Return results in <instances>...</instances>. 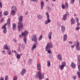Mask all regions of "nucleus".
<instances>
[{"instance_id": "f257e3e1", "label": "nucleus", "mask_w": 80, "mask_h": 80, "mask_svg": "<svg viewBox=\"0 0 80 80\" xmlns=\"http://www.w3.org/2000/svg\"><path fill=\"white\" fill-rule=\"evenodd\" d=\"M23 17L22 16H20L19 18V20L20 22H19L18 23V31L20 32L22 30V28L23 27V23L22 22L23 21Z\"/></svg>"}, {"instance_id": "f03ea898", "label": "nucleus", "mask_w": 80, "mask_h": 80, "mask_svg": "<svg viewBox=\"0 0 80 80\" xmlns=\"http://www.w3.org/2000/svg\"><path fill=\"white\" fill-rule=\"evenodd\" d=\"M53 47V44L51 42H48L47 43L45 47V50L48 52V53H51L52 51L50 50V48Z\"/></svg>"}, {"instance_id": "7ed1b4c3", "label": "nucleus", "mask_w": 80, "mask_h": 80, "mask_svg": "<svg viewBox=\"0 0 80 80\" xmlns=\"http://www.w3.org/2000/svg\"><path fill=\"white\" fill-rule=\"evenodd\" d=\"M7 24L8 25H10V19L9 18L7 20V22L3 25L1 28L2 29H3V32L4 34H5V33H7V28L6 27L7 26Z\"/></svg>"}, {"instance_id": "20e7f679", "label": "nucleus", "mask_w": 80, "mask_h": 80, "mask_svg": "<svg viewBox=\"0 0 80 80\" xmlns=\"http://www.w3.org/2000/svg\"><path fill=\"white\" fill-rule=\"evenodd\" d=\"M75 45H76V48L77 50H80V43H79V42H78V41H75L74 44L73 45L71 46V48H74Z\"/></svg>"}, {"instance_id": "39448f33", "label": "nucleus", "mask_w": 80, "mask_h": 80, "mask_svg": "<svg viewBox=\"0 0 80 80\" xmlns=\"http://www.w3.org/2000/svg\"><path fill=\"white\" fill-rule=\"evenodd\" d=\"M44 77V73H43V75H42V73L40 72H38L37 74H36L35 75L36 78H39V79L41 80V79H43V78Z\"/></svg>"}, {"instance_id": "423d86ee", "label": "nucleus", "mask_w": 80, "mask_h": 80, "mask_svg": "<svg viewBox=\"0 0 80 80\" xmlns=\"http://www.w3.org/2000/svg\"><path fill=\"white\" fill-rule=\"evenodd\" d=\"M46 15L47 16V20H46L44 22V23L45 25H47L48 23H50L51 22V20L49 19V14H48V12H47L46 13Z\"/></svg>"}, {"instance_id": "0eeeda50", "label": "nucleus", "mask_w": 80, "mask_h": 80, "mask_svg": "<svg viewBox=\"0 0 80 80\" xmlns=\"http://www.w3.org/2000/svg\"><path fill=\"white\" fill-rule=\"evenodd\" d=\"M66 66V63L65 62H62L61 65H59V68L60 69H61V70H63L64 67Z\"/></svg>"}, {"instance_id": "6e6552de", "label": "nucleus", "mask_w": 80, "mask_h": 80, "mask_svg": "<svg viewBox=\"0 0 80 80\" xmlns=\"http://www.w3.org/2000/svg\"><path fill=\"white\" fill-rule=\"evenodd\" d=\"M35 43L32 45V51H33L34 49L36 47V45H38V42H37V40L35 41Z\"/></svg>"}, {"instance_id": "1a4fd4ad", "label": "nucleus", "mask_w": 80, "mask_h": 80, "mask_svg": "<svg viewBox=\"0 0 80 80\" xmlns=\"http://www.w3.org/2000/svg\"><path fill=\"white\" fill-rule=\"evenodd\" d=\"M32 41L35 42V41H37V34H33L32 38H31Z\"/></svg>"}, {"instance_id": "9d476101", "label": "nucleus", "mask_w": 80, "mask_h": 80, "mask_svg": "<svg viewBox=\"0 0 80 80\" xmlns=\"http://www.w3.org/2000/svg\"><path fill=\"white\" fill-rule=\"evenodd\" d=\"M28 31L27 30H25L24 32H22L21 33V35L22 36H24V37H26L28 35Z\"/></svg>"}, {"instance_id": "9b49d317", "label": "nucleus", "mask_w": 80, "mask_h": 80, "mask_svg": "<svg viewBox=\"0 0 80 80\" xmlns=\"http://www.w3.org/2000/svg\"><path fill=\"white\" fill-rule=\"evenodd\" d=\"M37 69L38 70H41V64L38 63L37 64Z\"/></svg>"}, {"instance_id": "f8f14e48", "label": "nucleus", "mask_w": 80, "mask_h": 80, "mask_svg": "<svg viewBox=\"0 0 80 80\" xmlns=\"http://www.w3.org/2000/svg\"><path fill=\"white\" fill-rule=\"evenodd\" d=\"M75 19H73V18H71V25H73L75 24Z\"/></svg>"}, {"instance_id": "ddd939ff", "label": "nucleus", "mask_w": 80, "mask_h": 80, "mask_svg": "<svg viewBox=\"0 0 80 80\" xmlns=\"http://www.w3.org/2000/svg\"><path fill=\"white\" fill-rule=\"evenodd\" d=\"M67 14H65L63 15L62 18V19L63 20H67Z\"/></svg>"}, {"instance_id": "4468645a", "label": "nucleus", "mask_w": 80, "mask_h": 80, "mask_svg": "<svg viewBox=\"0 0 80 80\" xmlns=\"http://www.w3.org/2000/svg\"><path fill=\"white\" fill-rule=\"evenodd\" d=\"M3 48L5 50H8L10 48V46H8L7 44H5L3 47Z\"/></svg>"}, {"instance_id": "2eb2a0df", "label": "nucleus", "mask_w": 80, "mask_h": 80, "mask_svg": "<svg viewBox=\"0 0 80 80\" xmlns=\"http://www.w3.org/2000/svg\"><path fill=\"white\" fill-rule=\"evenodd\" d=\"M58 58L60 60V61H61L62 60V55L59 54L57 55Z\"/></svg>"}, {"instance_id": "dca6fc26", "label": "nucleus", "mask_w": 80, "mask_h": 80, "mask_svg": "<svg viewBox=\"0 0 80 80\" xmlns=\"http://www.w3.org/2000/svg\"><path fill=\"white\" fill-rule=\"evenodd\" d=\"M52 32H49L48 34V38L49 40H51L52 38Z\"/></svg>"}, {"instance_id": "f3484780", "label": "nucleus", "mask_w": 80, "mask_h": 80, "mask_svg": "<svg viewBox=\"0 0 80 80\" xmlns=\"http://www.w3.org/2000/svg\"><path fill=\"white\" fill-rule=\"evenodd\" d=\"M26 72V70H25V69H23L20 72L21 75H22V76L24 75V74H25Z\"/></svg>"}, {"instance_id": "a211bd4d", "label": "nucleus", "mask_w": 80, "mask_h": 80, "mask_svg": "<svg viewBox=\"0 0 80 80\" xmlns=\"http://www.w3.org/2000/svg\"><path fill=\"white\" fill-rule=\"evenodd\" d=\"M11 10H12V11H14L15 12H17V7H15L14 6H13L12 7Z\"/></svg>"}, {"instance_id": "6ab92c4d", "label": "nucleus", "mask_w": 80, "mask_h": 80, "mask_svg": "<svg viewBox=\"0 0 80 80\" xmlns=\"http://www.w3.org/2000/svg\"><path fill=\"white\" fill-rule=\"evenodd\" d=\"M12 29L13 30H15L17 29V26L15 23L12 24Z\"/></svg>"}, {"instance_id": "aec40b11", "label": "nucleus", "mask_w": 80, "mask_h": 80, "mask_svg": "<svg viewBox=\"0 0 80 80\" xmlns=\"http://www.w3.org/2000/svg\"><path fill=\"white\" fill-rule=\"evenodd\" d=\"M67 34H64V37H63V41H64V42H65V41H66V40H67Z\"/></svg>"}, {"instance_id": "412c9836", "label": "nucleus", "mask_w": 80, "mask_h": 80, "mask_svg": "<svg viewBox=\"0 0 80 80\" xmlns=\"http://www.w3.org/2000/svg\"><path fill=\"white\" fill-rule=\"evenodd\" d=\"M61 31L62 33H63L65 32V27L63 26H61Z\"/></svg>"}, {"instance_id": "4be33fe9", "label": "nucleus", "mask_w": 80, "mask_h": 80, "mask_svg": "<svg viewBox=\"0 0 80 80\" xmlns=\"http://www.w3.org/2000/svg\"><path fill=\"white\" fill-rule=\"evenodd\" d=\"M41 5V9H42L43 7V6H44V3H43V2L42 1L40 3Z\"/></svg>"}, {"instance_id": "5701e85b", "label": "nucleus", "mask_w": 80, "mask_h": 80, "mask_svg": "<svg viewBox=\"0 0 80 80\" xmlns=\"http://www.w3.org/2000/svg\"><path fill=\"white\" fill-rule=\"evenodd\" d=\"M46 8L48 12H51V8L49 7V6H47Z\"/></svg>"}, {"instance_id": "b1692460", "label": "nucleus", "mask_w": 80, "mask_h": 80, "mask_svg": "<svg viewBox=\"0 0 80 80\" xmlns=\"http://www.w3.org/2000/svg\"><path fill=\"white\" fill-rule=\"evenodd\" d=\"M71 67H72V68H74L75 67V64L73 62H72L71 64Z\"/></svg>"}, {"instance_id": "393cba45", "label": "nucleus", "mask_w": 80, "mask_h": 80, "mask_svg": "<svg viewBox=\"0 0 80 80\" xmlns=\"http://www.w3.org/2000/svg\"><path fill=\"white\" fill-rule=\"evenodd\" d=\"M26 37V36H24L23 38V41L24 42L25 44H27V37Z\"/></svg>"}, {"instance_id": "a878e982", "label": "nucleus", "mask_w": 80, "mask_h": 80, "mask_svg": "<svg viewBox=\"0 0 80 80\" xmlns=\"http://www.w3.org/2000/svg\"><path fill=\"white\" fill-rule=\"evenodd\" d=\"M37 18H38V19L41 20V19H42L43 17L41 15H38L37 16Z\"/></svg>"}, {"instance_id": "bb28decb", "label": "nucleus", "mask_w": 80, "mask_h": 80, "mask_svg": "<svg viewBox=\"0 0 80 80\" xmlns=\"http://www.w3.org/2000/svg\"><path fill=\"white\" fill-rule=\"evenodd\" d=\"M22 54H18L16 56V58H18V59H20V56H22Z\"/></svg>"}, {"instance_id": "cd10ccee", "label": "nucleus", "mask_w": 80, "mask_h": 80, "mask_svg": "<svg viewBox=\"0 0 80 80\" xmlns=\"http://www.w3.org/2000/svg\"><path fill=\"white\" fill-rule=\"evenodd\" d=\"M65 8H66V9H67V8H68V5L67 2L65 3Z\"/></svg>"}, {"instance_id": "c85d7f7f", "label": "nucleus", "mask_w": 80, "mask_h": 80, "mask_svg": "<svg viewBox=\"0 0 80 80\" xmlns=\"http://www.w3.org/2000/svg\"><path fill=\"white\" fill-rule=\"evenodd\" d=\"M16 11H11V14L12 15H15V13Z\"/></svg>"}, {"instance_id": "c756f323", "label": "nucleus", "mask_w": 80, "mask_h": 80, "mask_svg": "<svg viewBox=\"0 0 80 80\" xmlns=\"http://www.w3.org/2000/svg\"><path fill=\"white\" fill-rule=\"evenodd\" d=\"M51 65V64H50V61H47V66L48 67H49Z\"/></svg>"}, {"instance_id": "7c9ffc66", "label": "nucleus", "mask_w": 80, "mask_h": 80, "mask_svg": "<svg viewBox=\"0 0 80 80\" xmlns=\"http://www.w3.org/2000/svg\"><path fill=\"white\" fill-rule=\"evenodd\" d=\"M7 52L8 55H11L12 53V52H11V51H10V49H8Z\"/></svg>"}, {"instance_id": "2f4dec72", "label": "nucleus", "mask_w": 80, "mask_h": 80, "mask_svg": "<svg viewBox=\"0 0 80 80\" xmlns=\"http://www.w3.org/2000/svg\"><path fill=\"white\" fill-rule=\"evenodd\" d=\"M8 14V11H6L4 12V15H7Z\"/></svg>"}, {"instance_id": "473e14b6", "label": "nucleus", "mask_w": 80, "mask_h": 80, "mask_svg": "<svg viewBox=\"0 0 80 80\" xmlns=\"http://www.w3.org/2000/svg\"><path fill=\"white\" fill-rule=\"evenodd\" d=\"M78 60L79 62V64H80V55L78 56Z\"/></svg>"}, {"instance_id": "72a5a7b5", "label": "nucleus", "mask_w": 80, "mask_h": 80, "mask_svg": "<svg viewBox=\"0 0 80 80\" xmlns=\"http://www.w3.org/2000/svg\"><path fill=\"white\" fill-rule=\"evenodd\" d=\"M43 37V36H42V35H41L38 38V40L39 41H40V40H42V38Z\"/></svg>"}, {"instance_id": "f704fd0d", "label": "nucleus", "mask_w": 80, "mask_h": 80, "mask_svg": "<svg viewBox=\"0 0 80 80\" xmlns=\"http://www.w3.org/2000/svg\"><path fill=\"white\" fill-rule=\"evenodd\" d=\"M32 59H29V61H28V63L29 64H31L32 63Z\"/></svg>"}, {"instance_id": "c9c22d12", "label": "nucleus", "mask_w": 80, "mask_h": 80, "mask_svg": "<svg viewBox=\"0 0 80 80\" xmlns=\"http://www.w3.org/2000/svg\"><path fill=\"white\" fill-rule=\"evenodd\" d=\"M61 7L62 8H63V9H64V8H65V5H64V4H61Z\"/></svg>"}, {"instance_id": "e433bc0d", "label": "nucleus", "mask_w": 80, "mask_h": 80, "mask_svg": "<svg viewBox=\"0 0 80 80\" xmlns=\"http://www.w3.org/2000/svg\"><path fill=\"white\" fill-rule=\"evenodd\" d=\"M18 77L17 76H15L13 79V80H17Z\"/></svg>"}, {"instance_id": "4c0bfd02", "label": "nucleus", "mask_w": 80, "mask_h": 80, "mask_svg": "<svg viewBox=\"0 0 80 80\" xmlns=\"http://www.w3.org/2000/svg\"><path fill=\"white\" fill-rule=\"evenodd\" d=\"M72 78L74 79V80H75L77 78V76L75 75L73 76Z\"/></svg>"}, {"instance_id": "58836bf2", "label": "nucleus", "mask_w": 80, "mask_h": 80, "mask_svg": "<svg viewBox=\"0 0 80 80\" xmlns=\"http://www.w3.org/2000/svg\"><path fill=\"white\" fill-rule=\"evenodd\" d=\"M79 29H80V27H79V26H77L76 27V30H79Z\"/></svg>"}, {"instance_id": "ea45409f", "label": "nucleus", "mask_w": 80, "mask_h": 80, "mask_svg": "<svg viewBox=\"0 0 80 80\" xmlns=\"http://www.w3.org/2000/svg\"><path fill=\"white\" fill-rule=\"evenodd\" d=\"M5 80H8V76H6L5 77Z\"/></svg>"}, {"instance_id": "a19ab883", "label": "nucleus", "mask_w": 80, "mask_h": 80, "mask_svg": "<svg viewBox=\"0 0 80 80\" xmlns=\"http://www.w3.org/2000/svg\"><path fill=\"white\" fill-rule=\"evenodd\" d=\"M0 8H2V3L1 2H0Z\"/></svg>"}, {"instance_id": "79ce46f5", "label": "nucleus", "mask_w": 80, "mask_h": 80, "mask_svg": "<svg viewBox=\"0 0 80 80\" xmlns=\"http://www.w3.org/2000/svg\"><path fill=\"white\" fill-rule=\"evenodd\" d=\"M75 2V0H71V3L73 4V3H74V2Z\"/></svg>"}, {"instance_id": "37998d69", "label": "nucleus", "mask_w": 80, "mask_h": 80, "mask_svg": "<svg viewBox=\"0 0 80 80\" xmlns=\"http://www.w3.org/2000/svg\"><path fill=\"white\" fill-rule=\"evenodd\" d=\"M2 17V12H0V18Z\"/></svg>"}, {"instance_id": "c03bdc74", "label": "nucleus", "mask_w": 80, "mask_h": 80, "mask_svg": "<svg viewBox=\"0 0 80 80\" xmlns=\"http://www.w3.org/2000/svg\"><path fill=\"white\" fill-rule=\"evenodd\" d=\"M2 52L3 54H6V52L5 50H3Z\"/></svg>"}, {"instance_id": "a18cd8bd", "label": "nucleus", "mask_w": 80, "mask_h": 80, "mask_svg": "<svg viewBox=\"0 0 80 80\" xmlns=\"http://www.w3.org/2000/svg\"><path fill=\"white\" fill-rule=\"evenodd\" d=\"M20 46H21V47H25V46L23 44H20Z\"/></svg>"}, {"instance_id": "49530a36", "label": "nucleus", "mask_w": 80, "mask_h": 80, "mask_svg": "<svg viewBox=\"0 0 80 80\" xmlns=\"http://www.w3.org/2000/svg\"><path fill=\"white\" fill-rule=\"evenodd\" d=\"M1 64H2V66H3L5 65V63L3 62H2V63H1Z\"/></svg>"}, {"instance_id": "de8ad7c7", "label": "nucleus", "mask_w": 80, "mask_h": 80, "mask_svg": "<svg viewBox=\"0 0 80 80\" xmlns=\"http://www.w3.org/2000/svg\"><path fill=\"white\" fill-rule=\"evenodd\" d=\"M68 43H70V44H72V43H73V42H72L70 41L68 42Z\"/></svg>"}, {"instance_id": "09e8293b", "label": "nucleus", "mask_w": 80, "mask_h": 80, "mask_svg": "<svg viewBox=\"0 0 80 80\" xmlns=\"http://www.w3.org/2000/svg\"><path fill=\"white\" fill-rule=\"evenodd\" d=\"M78 69L79 71H80V65H79L78 66Z\"/></svg>"}, {"instance_id": "8fccbe9b", "label": "nucleus", "mask_w": 80, "mask_h": 80, "mask_svg": "<svg viewBox=\"0 0 80 80\" xmlns=\"http://www.w3.org/2000/svg\"><path fill=\"white\" fill-rule=\"evenodd\" d=\"M13 41H14V42H17V40L15 39H14L13 40Z\"/></svg>"}, {"instance_id": "3c124183", "label": "nucleus", "mask_w": 80, "mask_h": 80, "mask_svg": "<svg viewBox=\"0 0 80 80\" xmlns=\"http://www.w3.org/2000/svg\"><path fill=\"white\" fill-rule=\"evenodd\" d=\"M0 80H4V79H3V78L2 77L0 78Z\"/></svg>"}, {"instance_id": "603ef678", "label": "nucleus", "mask_w": 80, "mask_h": 80, "mask_svg": "<svg viewBox=\"0 0 80 80\" xmlns=\"http://www.w3.org/2000/svg\"><path fill=\"white\" fill-rule=\"evenodd\" d=\"M76 20H77V22H78V18H76Z\"/></svg>"}, {"instance_id": "864d4df0", "label": "nucleus", "mask_w": 80, "mask_h": 80, "mask_svg": "<svg viewBox=\"0 0 80 80\" xmlns=\"http://www.w3.org/2000/svg\"><path fill=\"white\" fill-rule=\"evenodd\" d=\"M3 20H4V19H3V18H2L1 21V22L2 23V22L3 21Z\"/></svg>"}, {"instance_id": "5fc2aeb1", "label": "nucleus", "mask_w": 80, "mask_h": 80, "mask_svg": "<svg viewBox=\"0 0 80 80\" xmlns=\"http://www.w3.org/2000/svg\"><path fill=\"white\" fill-rule=\"evenodd\" d=\"M77 25L78 26H79V25H80V23H79V22H77Z\"/></svg>"}, {"instance_id": "6e6d98bb", "label": "nucleus", "mask_w": 80, "mask_h": 80, "mask_svg": "<svg viewBox=\"0 0 80 80\" xmlns=\"http://www.w3.org/2000/svg\"><path fill=\"white\" fill-rule=\"evenodd\" d=\"M32 2H36V0H31Z\"/></svg>"}, {"instance_id": "4d7b16f0", "label": "nucleus", "mask_w": 80, "mask_h": 80, "mask_svg": "<svg viewBox=\"0 0 80 80\" xmlns=\"http://www.w3.org/2000/svg\"><path fill=\"white\" fill-rule=\"evenodd\" d=\"M18 51H20V48H18Z\"/></svg>"}, {"instance_id": "13d9d810", "label": "nucleus", "mask_w": 80, "mask_h": 80, "mask_svg": "<svg viewBox=\"0 0 80 80\" xmlns=\"http://www.w3.org/2000/svg\"><path fill=\"white\" fill-rule=\"evenodd\" d=\"M26 15H28V12H26Z\"/></svg>"}, {"instance_id": "bf43d9fd", "label": "nucleus", "mask_w": 80, "mask_h": 80, "mask_svg": "<svg viewBox=\"0 0 80 80\" xmlns=\"http://www.w3.org/2000/svg\"><path fill=\"white\" fill-rule=\"evenodd\" d=\"M21 36H22V35H19V37H20V38H21Z\"/></svg>"}, {"instance_id": "052dcab7", "label": "nucleus", "mask_w": 80, "mask_h": 80, "mask_svg": "<svg viewBox=\"0 0 80 80\" xmlns=\"http://www.w3.org/2000/svg\"><path fill=\"white\" fill-rule=\"evenodd\" d=\"M45 80H49V79H48V78H47Z\"/></svg>"}, {"instance_id": "680f3d73", "label": "nucleus", "mask_w": 80, "mask_h": 80, "mask_svg": "<svg viewBox=\"0 0 80 80\" xmlns=\"http://www.w3.org/2000/svg\"><path fill=\"white\" fill-rule=\"evenodd\" d=\"M74 16H77V15L76 14H74Z\"/></svg>"}, {"instance_id": "e2e57ef3", "label": "nucleus", "mask_w": 80, "mask_h": 80, "mask_svg": "<svg viewBox=\"0 0 80 80\" xmlns=\"http://www.w3.org/2000/svg\"><path fill=\"white\" fill-rule=\"evenodd\" d=\"M68 12H66V14H67H67H68Z\"/></svg>"}, {"instance_id": "0e129e2a", "label": "nucleus", "mask_w": 80, "mask_h": 80, "mask_svg": "<svg viewBox=\"0 0 80 80\" xmlns=\"http://www.w3.org/2000/svg\"><path fill=\"white\" fill-rule=\"evenodd\" d=\"M48 0H46V2H48Z\"/></svg>"}, {"instance_id": "69168bd1", "label": "nucleus", "mask_w": 80, "mask_h": 80, "mask_svg": "<svg viewBox=\"0 0 80 80\" xmlns=\"http://www.w3.org/2000/svg\"><path fill=\"white\" fill-rule=\"evenodd\" d=\"M68 16H69V15L70 14H69V13H68Z\"/></svg>"}, {"instance_id": "338daca9", "label": "nucleus", "mask_w": 80, "mask_h": 80, "mask_svg": "<svg viewBox=\"0 0 80 80\" xmlns=\"http://www.w3.org/2000/svg\"><path fill=\"white\" fill-rule=\"evenodd\" d=\"M52 0V1H55L56 0Z\"/></svg>"}, {"instance_id": "774afa93", "label": "nucleus", "mask_w": 80, "mask_h": 80, "mask_svg": "<svg viewBox=\"0 0 80 80\" xmlns=\"http://www.w3.org/2000/svg\"><path fill=\"white\" fill-rule=\"evenodd\" d=\"M13 52V50H12V52Z\"/></svg>"}]
</instances>
